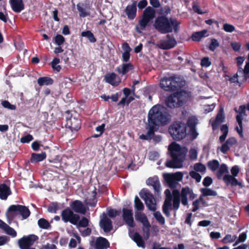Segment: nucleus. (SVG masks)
<instances>
[{"label":"nucleus","mask_w":249,"mask_h":249,"mask_svg":"<svg viewBox=\"0 0 249 249\" xmlns=\"http://www.w3.org/2000/svg\"><path fill=\"white\" fill-rule=\"evenodd\" d=\"M147 184L152 186L155 192H159L160 190V185L158 178H149L146 181Z\"/></svg>","instance_id":"26"},{"label":"nucleus","mask_w":249,"mask_h":249,"mask_svg":"<svg viewBox=\"0 0 249 249\" xmlns=\"http://www.w3.org/2000/svg\"><path fill=\"white\" fill-rule=\"evenodd\" d=\"M164 194L166 198L162 205V212L167 217L170 216V211L173 209L176 211L179 209L180 201L183 205L187 206V197L189 196V200H193L196 196L188 186L182 188L180 192L175 189L173 191L172 194L170 190L166 189Z\"/></svg>","instance_id":"1"},{"label":"nucleus","mask_w":249,"mask_h":249,"mask_svg":"<svg viewBox=\"0 0 249 249\" xmlns=\"http://www.w3.org/2000/svg\"><path fill=\"white\" fill-rule=\"evenodd\" d=\"M122 213V217L124 221L129 227L134 228L135 226V224L134 221L132 210L123 208Z\"/></svg>","instance_id":"13"},{"label":"nucleus","mask_w":249,"mask_h":249,"mask_svg":"<svg viewBox=\"0 0 249 249\" xmlns=\"http://www.w3.org/2000/svg\"><path fill=\"white\" fill-rule=\"evenodd\" d=\"M155 15L156 11L153 8L150 6L147 7L143 12L142 18L139 21L140 30L137 27V32L141 33L142 31L145 30L148 23L155 17Z\"/></svg>","instance_id":"8"},{"label":"nucleus","mask_w":249,"mask_h":249,"mask_svg":"<svg viewBox=\"0 0 249 249\" xmlns=\"http://www.w3.org/2000/svg\"><path fill=\"white\" fill-rule=\"evenodd\" d=\"M200 191L202 194V196H216L217 195V193L215 191L207 187L201 188Z\"/></svg>","instance_id":"37"},{"label":"nucleus","mask_w":249,"mask_h":249,"mask_svg":"<svg viewBox=\"0 0 249 249\" xmlns=\"http://www.w3.org/2000/svg\"><path fill=\"white\" fill-rule=\"evenodd\" d=\"M97 194L96 188L94 187V190L91 192L92 197L90 198H88L85 201V203L86 205L92 207H95L97 202L96 197Z\"/></svg>","instance_id":"27"},{"label":"nucleus","mask_w":249,"mask_h":249,"mask_svg":"<svg viewBox=\"0 0 249 249\" xmlns=\"http://www.w3.org/2000/svg\"><path fill=\"white\" fill-rule=\"evenodd\" d=\"M78 226L80 227H87L89 225V221L86 217H83L81 220H79Z\"/></svg>","instance_id":"56"},{"label":"nucleus","mask_w":249,"mask_h":249,"mask_svg":"<svg viewBox=\"0 0 249 249\" xmlns=\"http://www.w3.org/2000/svg\"><path fill=\"white\" fill-rule=\"evenodd\" d=\"M190 177L195 179L197 182H199L201 179V175L196 171H192L190 172Z\"/></svg>","instance_id":"54"},{"label":"nucleus","mask_w":249,"mask_h":249,"mask_svg":"<svg viewBox=\"0 0 249 249\" xmlns=\"http://www.w3.org/2000/svg\"><path fill=\"white\" fill-rule=\"evenodd\" d=\"M120 213V212L115 209H110L108 211L107 214L110 218L115 217L117 215H118Z\"/></svg>","instance_id":"60"},{"label":"nucleus","mask_w":249,"mask_h":249,"mask_svg":"<svg viewBox=\"0 0 249 249\" xmlns=\"http://www.w3.org/2000/svg\"><path fill=\"white\" fill-rule=\"evenodd\" d=\"M231 45L235 52H239L241 47V43L238 42H232L231 43Z\"/></svg>","instance_id":"62"},{"label":"nucleus","mask_w":249,"mask_h":249,"mask_svg":"<svg viewBox=\"0 0 249 249\" xmlns=\"http://www.w3.org/2000/svg\"><path fill=\"white\" fill-rule=\"evenodd\" d=\"M182 84L179 77L173 76L164 77L160 80V87L167 91H174L181 88Z\"/></svg>","instance_id":"6"},{"label":"nucleus","mask_w":249,"mask_h":249,"mask_svg":"<svg viewBox=\"0 0 249 249\" xmlns=\"http://www.w3.org/2000/svg\"><path fill=\"white\" fill-rule=\"evenodd\" d=\"M207 166L212 171H215L219 168V163L217 160H213L208 162Z\"/></svg>","instance_id":"40"},{"label":"nucleus","mask_w":249,"mask_h":249,"mask_svg":"<svg viewBox=\"0 0 249 249\" xmlns=\"http://www.w3.org/2000/svg\"><path fill=\"white\" fill-rule=\"evenodd\" d=\"M179 24L176 18L169 19L165 16H160L156 19L154 26L160 33L164 34L172 32L173 29L177 32Z\"/></svg>","instance_id":"4"},{"label":"nucleus","mask_w":249,"mask_h":249,"mask_svg":"<svg viewBox=\"0 0 249 249\" xmlns=\"http://www.w3.org/2000/svg\"><path fill=\"white\" fill-rule=\"evenodd\" d=\"M1 104L3 107L9 109L15 110L16 108V107L15 105L11 104L7 100L2 101Z\"/></svg>","instance_id":"53"},{"label":"nucleus","mask_w":249,"mask_h":249,"mask_svg":"<svg viewBox=\"0 0 249 249\" xmlns=\"http://www.w3.org/2000/svg\"><path fill=\"white\" fill-rule=\"evenodd\" d=\"M77 8L78 11L79 12L80 16L81 17H85L88 16L87 13L86 12L85 10L80 6V4L78 3L77 5Z\"/></svg>","instance_id":"63"},{"label":"nucleus","mask_w":249,"mask_h":249,"mask_svg":"<svg viewBox=\"0 0 249 249\" xmlns=\"http://www.w3.org/2000/svg\"><path fill=\"white\" fill-rule=\"evenodd\" d=\"M225 121V116L223 114V110L221 109L216 115L215 120L212 123L213 130H216L219 124Z\"/></svg>","instance_id":"22"},{"label":"nucleus","mask_w":249,"mask_h":249,"mask_svg":"<svg viewBox=\"0 0 249 249\" xmlns=\"http://www.w3.org/2000/svg\"><path fill=\"white\" fill-rule=\"evenodd\" d=\"M4 231L7 234L11 235L13 237H15L17 235L16 231L9 225H7Z\"/></svg>","instance_id":"50"},{"label":"nucleus","mask_w":249,"mask_h":249,"mask_svg":"<svg viewBox=\"0 0 249 249\" xmlns=\"http://www.w3.org/2000/svg\"><path fill=\"white\" fill-rule=\"evenodd\" d=\"M70 206L72 209V211L77 213H80L85 214L87 210L86 207L82 201L79 200H76L72 201L70 204Z\"/></svg>","instance_id":"19"},{"label":"nucleus","mask_w":249,"mask_h":249,"mask_svg":"<svg viewBox=\"0 0 249 249\" xmlns=\"http://www.w3.org/2000/svg\"><path fill=\"white\" fill-rule=\"evenodd\" d=\"M212 62L208 57H204L201 60L200 65L202 67L207 68L210 66Z\"/></svg>","instance_id":"49"},{"label":"nucleus","mask_w":249,"mask_h":249,"mask_svg":"<svg viewBox=\"0 0 249 249\" xmlns=\"http://www.w3.org/2000/svg\"><path fill=\"white\" fill-rule=\"evenodd\" d=\"M38 239L37 236L30 234L24 236L18 240V245L20 249H29L35 242Z\"/></svg>","instance_id":"11"},{"label":"nucleus","mask_w":249,"mask_h":249,"mask_svg":"<svg viewBox=\"0 0 249 249\" xmlns=\"http://www.w3.org/2000/svg\"><path fill=\"white\" fill-rule=\"evenodd\" d=\"M194 169L196 172H204L206 171L205 166L201 163H196L194 166Z\"/></svg>","instance_id":"48"},{"label":"nucleus","mask_w":249,"mask_h":249,"mask_svg":"<svg viewBox=\"0 0 249 249\" xmlns=\"http://www.w3.org/2000/svg\"><path fill=\"white\" fill-rule=\"evenodd\" d=\"M236 238L237 236L236 235H231V234H228L222 239V242L223 243H232Z\"/></svg>","instance_id":"46"},{"label":"nucleus","mask_w":249,"mask_h":249,"mask_svg":"<svg viewBox=\"0 0 249 249\" xmlns=\"http://www.w3.org/2000/svg\"><path fill=\"white\" fill-rule=\"evenodd\" d=\"M37 224L39 228L43 229H48L51 227L49 222L46 219L43 218L38 220Z\"/></svg>","instance_id":"41"},{"label":"nucleus","mask_w":249,"mask_h":249,"mask_svg":"<svg viewBox=\"0 0 249 249\" xmlns=\"http://www.w3.org/2000/svg\"><path fill=\"white\" fill-rule=\"evenodd\" d=\"M9 2L12 10L15 13H19L24 9L22 0H10Z\"/></svg>","instance_id":"21"},{"label":"nucleus","mask_w":249,"mask_h":249,"mask_svg":"<svg viewBox=\"0 0 249 249\" xmlns=\"http://www.w3.org/2000/svg\"><path fill=\"white\" fill-rule=\"evenodd\" d=\"M19 204L12 205L8 208L7 212V216L8 219L12 220L19 215Z\"/></svg>","instance_id":"23"},{"label":"nucleus","mask_w":249,"mask_h":249,"mask_svg":"<svg viewBox=\"0 0 249 249\" xmlns=\"http://www.w3.org/2000/svg\"><path fill=\"white\" fill-rule=\"evenodd\" d=\"M99 225L105 233H108L113 229L112 222L105 213L103 214V216L99 222Z\"/></svg>","instance_id":"14"},{"label":"nucleus","mask_w":249,"mask_h":249,"mask_svg":"<svg viewBox=\"0 0 249 249\" xmlns=\"http://www.w3.org/2000/svg\"><path fill=\"white\" fill-rule=\"evenodd\" d=\"M59 208L58 204L57 202L52 203L48 207V211L49 212L56 213Z\"/></svg>","instance_id":"58"},{"label":"nucleus","mask_w":249,"mask_h":249,"mask_svg":"<svg viewBox=\"0 0 249 249\" xmlns=\"http://www.w3.org/2000/svg\"><path fill=\"white\" fill-rule=\"evenodd\" d=\"M46 158V154L45 152H42L41 153H33L31 155L30 161L32 163L42 161Z\"/></svg>","instance_id":"29"},{"label":"nucleus","mask_w":249,"mask_h":249,"mask_svg":"<svg viewBox=\"0 0 249 249\" xmlns=\"http://www.w3.org/2000/svg\"><path fill=\"white\" fill-rule=\"evenodd\" d=\"M223 29L226 32L231 33L235 30V27L231 24L225 23L223 26Z\"/></svg>","instance_id":"57"},{"label":"nucleus","mask_w":249,"mask_h":249,"mask_svg":"<svg viewBox=\"0 0 249 249\" xmlns=\"http://www.w3.org/2000/svg\"><path fill=\"white\" fill-rule=\"evenodd\" d=\"M31 212L28 207L20 205L19 215L22 216L23 219L27 218L30 215Z\"/></svg>","instance_id":"36"},{"label":"nucleus","mask_w":249,"mask_h":249,"mask_svg":"<svg viewBox=\"0 0 249 249\" xmlns=\"http://www.w3.org/2000/svg\"><path fill=\"white\" fill-rule=\"evenodd\" d=\"M247 239V234L246 232H243L241 233L238 238V239L235 241L233 246H235L238 244L239 243L244 242Z\"/></svg>","instance_id":"55"},{"label":"nucleus","mask_w":249,"mask_h":249,"mask_svg":"<svg viewBox=\"0 0 249 249\" xmlns=\"http://www.w3.org/2000/svg\"><path fill=\"white\" fill-rule=\"evenodd\" d=\"M184 90H181L172 93L165 100V104L169 108H174L182 107L184 102Z\"/></svg>","instance_id":"7"},{"label":"nucleus","mask_w":249,"mask_h":249,"mask_svg":"<svg viewBox=\"0 0 249 249\" xmlns=\"http://www.w3.org/2000/svg\"><path fill=\"white\" fill-rule=\"evenodd\" d=\"M81 120L75 117H71L66 120V126L72 132L78 131L81 128Z\"/></svg>","instance_id":"16"},{"label":"nucleus","mask_w":249,"mask_h":249,"mask_svg":"<svg viewBox=\"0 0 249 249\" xmlns=\"http://www.w3.org/2000/svg\"><path fill=\"white\" fill-rule=\"evenodd\" d=\"M163 178L167 183L168 186L170 188H174L176 187L177 183L174 179V177L172 174H163Z\"/></svg>","instance_id":"30"},{"label":"nucleus","mask_w":249,"mask_h":249,"mask_svg":"<svg viewBox=\"0 0 249 249\" xmlns=\"http://www.w3.org/2000/svg\"><path fill=\"white\" fill-rule=\"evenodd\" d=\"M186 128L185 124L181 121H176L170 125L168 131L174 140L179 141L186 137Z\"/></svg>","instance_id":"5"},{"label":"nucleus","mask_w":249,"mask_h":249,"mask_svg":"<svg viewBox=\"0 0 249 249\" xmlns=\"http://www.w3.org/2000/svg\"><path fill=\"white\" fill-rule=\"evenodd\" d=\"M148 130L146 134H142L140 136V139L143 140L150 141L155 136V132L156 131V129H155L153 126H150L146 127Z\"/></svg>","instance_id":"25"},{"label":"nucleus","mask_w":249,"mask_h":249,"mask_svg":"<svg viewBox=\"0 0 249 249\" xmlns=\"http://www.w3.org/2000/svg\"><path fill=\"white\" fill-rule=\"evenodd\" d=\"M166 39L161 40L160 48L163 50H169L175 47L177 43L173 35H167Z\"/></svg>","instance_id":"12"},{"label":"nucleus","mask_w":249,"mask_h":249,"mask_svg":"<svg viewBox=\"0 0 249 249\" xmlns=\"http://www.w3.org/2000/svg\"><path fill=\"white\" fill-rule=\"evenodd\" d=\"M189 134L192 140L196 139L198 135V133L196 131V128L190 129Z\"/></svg>","instance_id":"64"},{"label":"nucleus","mask_w":249,"mask_h":249,"mask_svg":"<svg viewBox=\"0 0 249 249\" xmlns=\"http://www.w3.org/2000/svg\"><path fill=\"white\" fill-rule=\"evenodd\" d=\"M171 160H167L165 166L171 168H180L182 167L185 160L188 150L179 144L173 143L168 148Z\"/></svg>","instance_id":"3"},{"label":"nucleus","mask_w":249,"mask_h":249,"mask_svg":"<svg viewBox=\"0 0 249 249\" xmlns=\"http://www.w3.org/2000/svg\"><path fill=\"white\" fill-rule=\"evenodd\" d=\"M11 194V191L9 186L5 183L0 184V198L6 200L8 196Z\"/></svg>","instance_id":"24"},{"label":"nucleus","mask_w":249,"mask_h":249,"mask_svg":"<svg viewBox=\"0 0 249 249\" xmlns=\"http://www.w3.org/2000/svg\"><path fill=\"white\" fill-rule=\"evenodd\" d=\"M187 124L190 129L196 128L197 119L195 117H191L187 121Z\"/></svg>","instance_id":"45"},{"label":"nucleus","mask_w":249,"mask_h":249,"mask_svg":"<svg viewBox=\"0 0 249 249\" xmlns=\"http://www.w3.org/2000/svg\"><path fill=\"white\" fill-rule=\"evenodd\" d=\"M81 36L87 37L91 43H94L96 41V38L90 31L88 30L82 32L81 33Z\"/></svg>","instance_id":"39"},{"label":"nucleus","mask_w":249,"mask_h":249,"mask_svg":"<svg viewBox=\"0 0 249 249\" xmlns=\"http://www.w3.org/2000/svg\"><path fill=\"white\" fill-rule=\"evenodd\" d=\"M236 119L237 122L239 126V128L238 126H236L235 128V130H236L237 132L239 134L240 137L242 138L243 137L242 116L241 114L237 115L236 116Z\"/></svg>","instance_id":"35"},{"label":"nucleus","mask_w":249,"mask_h":249,"mask_svg":"<svg viewBox=\"0 0 249 249\" xmlns=\"http://www.w3.org/2000/svg\"><path fill=\"white\" fill-rule=\"evenodd\" d=\"M228 172V167L226 164H222L216 173V176L218 179H221L224 174Z\"/></svg>","instance_id":"38"},{"label":"nucleus","mask_w":249,"mask_h":249,"mask_svg":"<svg viewBox=\"0 0 249 249\" xmlns=\"http://www.w3.org/2000/svg\"><path fill=\"white\" fill-rule=\"evenodd\" d=\"M62 220L67 223L70 222L73 225H76L80 219L78 214L74 213L73 211L69 208H67L62 211L61 213Z\"/></svg>","instance_id":"10"},{"label":"nucleus","mask_w":249,"mask_h":249,"mask_svg":"<svg viewBox=\"0 0 249 249\" xmlns=\"http://www.w3.org/2000/svg\"><path fill=\"white\" fill-rule=\"evenodd\" d=\"M219 46V43L215 38H212L209 46V49L211 51H214Z\"/></svg>","instance_id":"47"},{"label":"nucleus","mask_w":249,"mask_h":249,"mask_svg":"<svg viewBox=\"0 0 249 249\" xmlns=\"http://www.w3.org/2000/svg\"><path fill=\"white\" fill-rule=\"evenodd\" d=\"M134 205L135 209L138 211H142L144 208L143 204L137 196L135 197Z\"/></svg>","instance_id":"44"},{"label":"nucleus","mask_w":249,"mask_h":249,"mask_svg":"<svg viewBox=\"0 0 249 249\" xmlns=\"http://www.w3.org/2000/svg\"><path fill=\"white\" fill-rule=\"evenodd\" d=\"M154 216L156 219L161 225H163L165 223V219L164 217L161 215L159 211L156 212L154 213Z\"/></svg>","instance_id":"52"},{"label":"nucleus","mask_w":249,"mask_h":249,"mask_svg":"<svg viewBox=\"0 0 249 249\" xmlns=\"http://www.w3.org/2000/svg\"><path fill=\"white\" fill-rule=\"evenodd\" d=\"M135 218L137 221L141 222L142 225L148 224L149 222L146 216L144 213H137Z\"/></svg>","instance_id":"42"},{"label":"nucleus","mask_w":249,"mask_h":249,"mask_svg":"<svg viewBox=\"0 0 249 249\" xmlns=\"http://www.w3.org/2000/svg\"><path fill=\"white\" fill-rule=\"evenodd\" d=\"M133 240L137 244V246L139 247L144 248L145 243L142 239V236L138 233L135 232L132 237Z\"/></svg>","instance_id":"31"},{"label":"nucleus","mask_w":249,"mask_h":249,"mask_svg":"<svg viewBox=\"0 0 249 249\" xmlns=\"http://www.w3.org/2000/svg\"><path fill=\"white\" fill-rule=\"evenodd\" d=\"M151 225L148 222V224H143L142 227V231L143 233V237L144 239L147 240L150 237V228Z\"/></svg>","instance_id":"43"},{"label":"nucleus","mask_w":249,"mask_h":249,"mask_svg":"<svg viewBox=\"0 0 249 249\" xmlns=\"http://www.w3.org/2000/svg\"><path fill=\"white\" fill-rule=\"evenodd\" d=\"M207 33V31L206 30H203L199 32H195L192 35V39L194 41H199L202 38L205 36V35Z\"/></svg>","instance_id":"34"},{"label":"nucleus","mask_w":249,"mask_h":249,"mask_svg":"<svg viewBox=\"0 0 249 249\" xmlns=\"http://www.w3.org/2000/svg\"><path fill=\"white\" fill-rule=\"evenodd\" d=\"M37 83L40 86L51 85L53 83V80L50 77H41L37 79Z\"/></svg>","instance_id":"32"},{"label":"nucleus","mask_w":249,"mask_h":249,"mask_svg":"<svg viewBox=\"0 0 249 249\" xmlns=\"http://www.w3.org/2000/svg\"><path fill=\"white\" fill-rule=\"evenodd\" d=\"M140 195L144 200L148 209L151 211L155 212L157 209V205L153 195L146 192L144 189H142L140 193Z\"/></svg>","instance_id":"9"},{"label":"nucleus","mask_w":249,"mask_h":249,"mask_svg":"<svg viewBox=\"0 0 249 249\" xmlns=\"http://www.w3.org/2000/svg\"><path fill=\"white\" fill-rule=\"evenodd\" d=\"M54 40L55 43L58 46H61L65 42V38L61 35H57Z\"/></svg>","instance_id":"51"},{"label":"nucleus","mask_w":249,"mask_h":249,"mask_svg":"<svg viewBox=\"0 0 249 249\" xmlns=\"http://www.w3.org/2000/svg\"><path fill=\"white\" fill-rule=\"evenodd\" d=\"M171 115L167 111L166 108L160 105H155L148 112V125L153 126L157 131L159 126H164L168 124L171 120Z\"/></svg>","instance_id":"2"},{"label":"nucleus","mask_w":249,"mask_h":249,"mask_svg":"<svg viewBox=\"0 0 249 249\" xmlns=\"http://www.w3.org/2000/svg\"><path fill=\"white\" fill-rule=\"evenodd\" d=\"M223 180L225 183L227 185H231L232 187L239 186L240 188L243 187V185L240 182H239L234 177H232L230 175H225L223 177Z\"/></svg>","instance_id":"20"},{"label":"nucleus","mask_w":249,"mask_h":249,"mask_svg":"<svg viewBox=\"0 0 249 249\" xmlns=\"http://www.w3.org/2000/svg\"><path fill=\"white\" fill-rule=\"evenodd\" d=\"M124 12L129 19H134L137 15V1L132 0V3L126 7Z\"/></svg>","instance_id":"17"},{"label":"nucleus","mask_w":249,"mask_h":249,"mask_svg":"<svg viewBox=\"0 0 249 249\" xmlns=\"http://www.w3.org/2000/svg\"><path fill=\"white\" fill-rule=\"evenodd\" d=\"M104 80L107 83L114 87L118 86L121 82L120 77L114 72L106 74Z\"/></svg>","instance_id":"18"},{"label":"nucleus","mask_w":249,"mask_h":249,"mask_svg":"<svg viewBox=\"0 0 249 249\" xmlns=\"http://www.w3.org/2000/svg\"><path fill=\"white\" fill-rule=\"evenodd\" d=\"M236 143H237V141H236V139L234 137H230V138H228L225 142V143L228 146H229L230 149L233 145L236 144Z\"/></svg>","instance_id":"59"},{"label":"nucleus","mask_w":249,"mask_h":249,"mask_svg":"<svg viewBox=\"0 0 249 249\" xmlns=\"http://www.w3.org/2000/svg\"><path fill=\"white\" fill-rule=\"evenodd\" d=\"M33 137L30 134H28L24 137H22L20 139V142L22 143H28L33 140Z\"/></svg>","instance_id":"61"},{"label":"nucleus","mask_w":249,"mask_h":249,"mask_svg":"<svg viewBox=\"0 0 249 249\" xmlns=\"http://www.w3.org/2000/svg\"><path fill=\"white\" fill-rule=\"evenodd\" d=\"M90 245L94 249H107L110 243L106 238L100 236L97 237L95 241H91Z\"/></svg>","instance_id":"15"},{"label":"nucleus","mask_w":249,"mask_h":249,"mask_svg":"<svg viewBox=\"0 0 249 249\" xmlns=\"http://www.w3.org/2000/svg\"><path fill=\"white\" fill-rule=\"evenodd\" d=\"M123 48L124 50V52L122 54V60L124 62H127L129 61L130 56V52L131 48L127 43H124L123 44Z\"/></svg>","instance_id":"28"},{"label":"nucleus","mask_w":249,"mask_h":249,"mask_svg":"<svg viewBox=\"0 0 249 249\" xmlns=\"http://www.w3.org/2000/svg\"><path fill=\"white\" fill-rule=\"evenodd\" d=\"M133 65L132 64L129 63L123 64L122 68L121 69L119 67H118L117 68V71L120 74H125L130 70H133Z\"/></svg>","instance_id":"33"}]
</instances>
